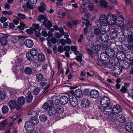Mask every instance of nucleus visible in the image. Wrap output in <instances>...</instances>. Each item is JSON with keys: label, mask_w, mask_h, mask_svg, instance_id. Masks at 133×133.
Segmentation results:
<instances>
[{"label": "nucleus", "mask_w": 133, "mask_h": 133, "mask_svg": "<svg viewBox=\"0 0 133 133\" xmlns=\"http://www.w3.org/2000/svg\"><path fill=\"white\" fill-rule=\"evenodd\" d=\"M105 53L108 56L111 58L113 57L115 54V52L114 50L110 48L105 49Z\"/></svg>", "instance_id": "7"}, {"label": "nucleus", "mask_w": 133, "mask_h": 133, "mask_svg": "<svg viewBox=\"0 0 133 133\" xmlns=\"http://www.w3.org/2000/svg\"><path fill=\"white\" fill-rule=\"evenodd\" d=\"M125 57H126L128 60L131 61L133 59V54L130 52H127L125 54Z\"/></svg>", "instance_id": "27"}, {"label": "nucleus", "mask_w": 133, "mask_h": 133, "mask_svg": "<svg viewBox=\"0 0 133 133\" xmlns=\"http://www.w3.org/2000/svg\"><path fill=\"white\" fill-rule=\"evenodd\" d=\"M56 113L59 114H61L64 111V108L62 106L59 105L57 107L55 106Z\"/></svg>", "instance_id": "24"}, {"label": "nucleus", "mask_w": 133, "mask_h": 133, "mask_svg": "<svg viewBox=\"0 0 133 133\" xmlns=\"http://www.w3.org/2000/svg\"><path fill=\"white\" fill-rule=\"evenodd\" d=\"M100 46L96 45L92 46L91 48L92 51L93 53L96 54L98 52L100 49Z\"/></svg>", "instance_id": "25"}, {"label": "nucleus", "mask_w": 133, "mask_h": 133, "mask_svg": "<svg viewBox=\"0 0 133 133\" xmlns=\"http://www.w3.org/2000/svg\"><path fill=\"white\" fill-rule=\"evenodd\" d=\"M90 96L92 98H97L99 96V93L98 91L96 90H93L90 91Z\"/></svg>", "instance_id": "13"}, {"label": "nucleus", "mask_w": 133, "mask_h": 133, "mask_svg": "<svg viewBox=\"0 0 133 133\" xmlns=\"http://www.w3.org/2000/svg\"><path fill=\"white\" fill-rule=\"evenodd\" d=\"M128 64L127 62L125 60H121L119 62V67H121V68H125V66L126 65Z\"/></svg>", "instance_id": "31"}, {"label": "nucleus", "mask_w": 133, "mask_h": 133, "mask_svg": "<svg viewBox=\"0 0 133 133\" xmlns=\"http://www.w3.org/2000/svg\"><path fill=\"white\" fill-rule=\"evenodd\" d=\"M37 2V0H28L26 4L23 5L22 7L25 10L28 11L29 9H33V6L36 5Z\"/></svg>", "instance_id": "2"}, {"label": "nucleus", "mask_w": 133, "mask_h": 133, "mask_svg": "<svg viewBox=\"0 0 133 133\" xmlns=\"http://www.w3.org/2000/svg\"><path fill=\"white\" fill-rule=\"evenodd\" d=\"M42 25L46 28H48L52 27V23L50 21L48 20V19L46 18L42 22Z\"/></svg>", "instance_id": "11"}, {"label": "nucleus", "mask_w": 133, "mask_h": 133, "mask_svg": "<svg viewBox=\"0 0 133 133\" xmlns=\"http://www.w3.org/2000/svg\"><path fill=\"white\" fill-rule=\"evenodd\" d=\"M121 67L119 68L118 66L117 68H116V69L114 71V74L116 75H119L121 72L122 70L121 69Z\"/></svg>", "instance_id": "44"}, {"label": "nucleus", "mask_w": 133, "mask_h": 133, "mask_svg": "<svg viewBox=\"0 0 133 133\" xmlns=\"http://www.w3.org/2000/svg\"><path fill=\"white\" fill-rule=\"evenodd\" d=\"M128 93L130 96L133 99V89H131L129 90L128 91Z\"/></svg>", "instance_id": "63"}, {"label": "nucleus", "mask_w": 133, "mask_h": 133, "mask_svg": "<svg viewBox=\"0 0 133 133\" xmlns=\"http://www.w3.org/2000/svg\"><path fill=\"white\" fill-rule=\"evenodd\" d=\"M77 57L76 58V59L77 61L79 62H81L82 61V55L79 53V52L77 54Z\"/></svg>", "instance_id": "51"}, {"label": "nucleus", "mask_w": 133, "mask_h": 133, "mask_svg": "<svg viewBox=\"0 0 133 133\" xmlns=\"http://www.w3.org/2000/svg\"><path fill=\"white\" fill-rule=\"evenodd\" d=\"M108 56L106 53L104 52L102 53L100 55V58L102 61H106L108 59Z\"/></svg>", "instance_id": "34"}, {"label": "nucleus", "mask_w": 133, "mask_h": 133, "mask_svg": "<svg viewBox=\"0 0 133 133\" xmlns=\"http://www.w3.org/2000/svg\"><path fill=\"white\" fill-rule=\"evenodd\" d=\"M110 100L109 98L106 96L103 97L100 100V104L103 107H105L109 105Z\"/></svg>", "instance_id": "6"}, {"label": "nucleus", "mask_w": 133, "mask_h": 133, "mask_svg": "<svg viewBox=\"0 0 133 133\" xmlns=\"http://www.w3.org/2000/svg\"><path fill=\"white\" fill-rule=\"evenodd\" d=\"M45 5L44 4H43L41 5L40 7L38 8V9L40 12H43L45 9Z\"/></svg>", "instance_id": "52"}, {"label": "nucleus", "mask_w": 133, "mask_h": 133, "mask_svg": "<svg viewBox=\"0 0 133 133\" xmlns=\"http://www.w3.org/2000/svg\"><path fill=\"white\" fill-rule=\"evenodd\" d=\"M25 102V98L23 96L19 97L18 99V102L20 105H23Z\"/></svg>", "instance_id": "36"}, {"label": "nucleus", "mask_w": 133, "mask_h": 133, "mask_svg": "<svg viewBox=\"0 0 133 133\" xmlns=\"http://www.w3.org/2000/svg\"><path fill=\"white\" fill-rule=\"evenodd\" d=\"M71 94L75 95L78 97H80L82 95V91L79 89H78L76 90L74 92L73 91L71 90L70 91Z\"/></svg>", "instance_id": "16"}, {"label": "nucleus", "mask_w": 133, "mask_h": 133, "mask_svg": "<svg viewBox=\"0 0 133 133\" xmlns=\"http://www.w3.org/2000/svg\"><path fill=\"white\" fill-rule=\"evenodd\" d=\"M32 55L34 56H36L38 54V51L37 49L35 48H33L31 49L29 52Z\"/></svg>", "instance_id": "42"}, {"label": "nucleus", "mask_w": 133, "mask_h": 133, "mask_svg": "<svg viewBox=\"0 0 133 133\" xmlns=\"http://www.w3.org/2000/svg\"><path fill=\"white\" fill-rule=\"evenodd\" d=\"M128 35L127 37L128 41L129 42H133V35L132 34L131 32H129Z\"/></svg>", "instance_id": "37"}, {"label": "nucleus", "mask_w": 133, "mask_h": 133, "mask_svg": "<svg viewBox=\"0 0 133 133\" xmlns=\"http://www.w3.org/2000/svg\"><path fill=\"white\" fill-rule=\"evenodd\" d=\"M8 108L7 106H4L2 108V111L3 113L5 114L8 112Z\"/></svg>", "instance_id": "48"}, {"label": "nucleus", "mask_w": 133, "mask_h": 133, "mask_svg": "<svg viewBox=\"0 0 133 133\" xmlns=\"http://www.w3.org/2000/svg\"><path fill=\"white\" fill-rule=\"evenodd\" d=\"M38 60L41 62H43L45 61V56L43 53H39L38 55Z\"/></svg>", "instance_id": "30"}, {"label": "nucleus", "mask_w": 133, "mask_h": 133, "mask_svg": "<svg viewBox=\"0 0 133 133\" xmlns=\"http://www.w3.org/2000/svg\"><path fill=\"white\" fill-rule=\"evenodd\" d=\"M125 128L126 130L130 132H133V124L132 122H127L125 125Z\"/></svg>", "instance_id": "9"}, {"label": "nucleus", "mask_w": 133, "mask_h": 133, "mask_svg": "<svg viewBox=\"0 0 133 133\" xmlns=\"http://www.w3.org/2000/svg\"><path fill=\"white\" fill-rule=\"evenodd\" d=\"M99 6L101 7L106 8L107 5V2L105 1L101 0L99 1Z\"/></svg>", "instance_id": "35"}, {"label": "nucleus", "mask_w": 133, "mask_h": 133, "mask_svg": "<svg viewBox=\"0 0 133 133\" xmlns=\"http://www.w3.org/2000/svg\"><path fill=\"white\" fill-rule=\"evenodd\" d=\"M39 117L40 120L43 122H44L46 119V116L45 115H41Z\"/></svg>", "instance_id": "49"}, {"label": "nucleus", "mask_w": 133, "mask_h": 133, "mask_svg": "<svg viewBox=\"0 0 133 133\" xmlns=\"http://www.w3.org/2000/svg\"><path fill=\"white\" fill-rule=\"evenodd\" d=\"M123 30L122 31V35L125 37H127L129 34V32H130L128 30L126 29H123Z\"/></svg>", "instance_id": "46"}, {"label": "nucleus", "mask_w": 133, "mask_h": 133, "mask_svg": "<svg viewBox=\"0 0 133 133\" xmlns=\"http://www.w3.org/2000/svg\"><path fill=\"white\" fill-rule=\"evenodd\" d=\"M32 30L35 31L36 30L40 31L41 28H40L39 25L37 24H33L32 25Z\"/></svg>", "instance_id": "41"}, {"label": "nucleus", "mask_w": 133, "mask_h": 133, "mask_svg": "<svg viewBox=\"0 0 133 133\" xmlns=\"http://www.w3.org/2000/svg\"><path fill=\"white\" fill-rule=\"evenodd\" d=\"M25 72L27 74L30 75L32 73V69L30 67H26L24 70Z\"/></svg>", "instance_id": "40"}, {"label": "nucleus", "mask_w": 133, "mask_h": 133, "mask_svg": "<svg viewBox=\"0 0 133 133\" xmlns=\"http://www.w3.org/2000/svg\"><path fill=\"white\" fill-rule=\"evenodd\" d=\"M120 91L122 92L125 93L127 92V90L124 86H123L121 89Z\"/></svg>", "instance_id": "58"}, {"label": "nucleus", "mask_w": 133, "mask_h": 133, "mask_svg": "<svg viewBox=\"0 0 133 133\" xmlns=\"http://www.w3.org/2000/svg\"><path fill=\"white\" fill-rule=\"evenodd\" d=\"M51 103L53 105H57L59 104V101L58 97L56 96L52 97L51 98Z\"/></svg>", "instance_id": "12"}, {"label": "nucleus", "mask_w": 133, "mask_h": 133, "mask_svg": "<svg viewBox=\"0 0 133 133\" xmlns=\"http://www.w3.org/2000/svg\"><path fill=\"white\" fill-rule=\"evenodd\" d=\"M87 36V39L89 40L91 39L94 36V35L93 34H90Z\"/></svg>", "instance_id": "56"}, {"label": "nucleus", "mask_w": 133, "mask_h": 133, "mask_svg": "<svg viewBox=\"0 0 133 133\" xmlns=\"http://www.w3.org/2000/svg\"><path fill=\"white\" fill-rule=\"evenodd\" d=\"M11 38V36L6 34H4L0 38V43L2 46L6 45L7 44V39Z\"/></svg>", "instance_id": "4"}, {"label": "nucleus", "mask_w": 133, "mask_h": 133, "mask_svg": "<svg viewBox=\"0 0 133 133\" xmlns=\"http://www.w3.org/2000/svg\"><path fill=\"white\" fill-rule=\"evenodd\" d=\"M91 5L90 6L88 5L87 7L89 8V10L90 11H92L94 9V6L92 3H90Z\"/></svg>", "instance_id": "59"}, {"label": "nucleus", "mask_w": 133, "mask_h": 133, "mask_svg": "<svg viewBox=\"0 0 133 133\" xmlns=\"http://www.w3.org/2000/svg\"><path fill=\"white\" fill-rule=\"evenodd\" d=\"M133 25V23L130 21L128 22L125 25L123 24L120 25V27L122 29H126L128 30V28H131Z\"/></svg>", "instance_id": "14"}, {"label": "nucleus", "mask_w": 133, "mask_h": 133, "mask_svg": "<svg viewBox=\"0 0 133 133\" xmlns=\"http://www.w3.org/2000/svg\"><path fill=\"white\" fill-rule=\"evenodd\" d=\"M26 56L28 59L30 61H32L34 59V56L32 55L29 52L26 53Z\"/></svg>", "instance_id": "38"}, {"label": "nucleus", "mask_w": 133, "mask_h": 133, "mask_svg": "<svg viewBox=\"0 0 133 133\" xmlns=\"http://www.w3.org/2000/svg\"><path fill=\"white\" fill-rule=\"evenodd\" d=\"M94 34L96 35H99L101 33V31L98 28H95L94 30Z\"/></svg>", "instance_id": "47"}, {"label": "nucleus", "mask_w": 133, "mask_h": 133, "mask_svg": "<svg viewBox=\"0 0 133 133\" xmlns=\"http://www.w3.org/2000/svg\"><path fill=\"white\" fill-rule=\"evenodd\" d=\"M109 63V64L111 65V66H115V65H116L118 63L117 60L116 59H110Z\"/></svg>", "instance_id": "33"}, {"label": "nucleus", "mask_w": 133, "mask_h": 133, "mask_svg": "<svg viewBox=\"0 0 133 133\" xmlns=\"http://www.w3.org/2000/svg\"><path fill=\"white\" fill-rule=\"evenodd\" d=\"M24 44L27 47L29 48H32L34 45L33 41L30 39H26L24 42Z\"/></svg>", "instance_id": "19"}, {"label": "nucleus", "mask_w": 133, "mask_h": 133, "mask_svg": "<svg viewBox=\"0 0 133 133\" xmlns=\"http://www.w3.org/2000/svg\"><path fill=\"white\" fill-rule=\"evenodd\" d=\"M40 90V89L39 88H36L33 91L34 94L35 95H37L39 93Z\"/></svg>", "instance_id": "53"}, {"label": "nucleus", "mask_w": 133, "mask_h": 133, "mask_svg": "<svg viewBox=\"0 0 133 133\" xmlns=\"http://www.w3.org/2000/svg\"><path fill=\"white\" fill-rule=\"evenodd\" d=\"M50 107L48 103H45L43 105L42 108L45 110H47L49 107Z\"/></svg>", "instance_id": "55"}, {"label": "nucleus", "mask_w": 133, "mask_h": 133, "mask_svg": "<svg viewBox=\"0 0 133 133\" xmlns=\"http://www.w3.org/2000/svg\"><path fill=\"white\" fill-rule=\"evenodd\" d=\"M24 127L27 130L32 131L34 129L33 125L30 121L25 123Z\"/></svg>", "instance_id": "15"}, {"label": "nucleus", "mask_w": 133, "mask_h": 133, "mask_svg": "<svg viewBox=\"0 0 133 133\" xmlns=\"http://www.w3.org/2000/svg\"><path fill=\"white\" fill-rule=\"evenodd\" d=\"M116 21V15L109 13L106 16L104 14L101 15L98 22L100 24L101 30L104 32H107L110 30L109 25H114Z\"/></svg>", "instance_id": "1"}, {"label": "nucleus", "mask_w": 133, "mask_h": 133, "mask_svg": "<svg viewBox=\"0 0 133 133\" xmlns=\"http://www.w3.org/2000/svg\"><path fill=\"white\" fill-rule=\"evenodd\" d=\"M104 107L103 111L105 114L109 115L112 113V107L111 105H109Z\"/></svg>", "instance_id": "8"}, {"label": "nucleus", "mask_w": 133, "mask_h": 133, "mask_svg": "<svg viewBox=\"0 0 133 133\" xmlns=\"http://www.w3.org/2000/svg\"><path fill=\"white\" fill-rule=\"evenodd\" d=\"M6 97V94L3 91H0V99H3Z\"/></svg>", "instance_id": "50"}, {"label": "nucleus", "mask_w": 133, "mask_h": 133, "mask_svg": "<svg viewBox=\"0 0 133 133\" xmlns=\"http://www.w3.org/2000/svg\"><path fill=\"white\" fill-rule=\"evenodd\" d=\"M44 77L42 73H38L36 75V81L40 82L44 79Z\"/></svg>", "instance_id": "22"}, {"label": "nucleus", "mask_w": 133, "mask_h": 133, "mask_svg": "<svg viewBox=\"0 0 133 133\" xmlns=\"http://www.w3.org/2000/svg\"><path fill=\"white\" fill-rule=\"evenodd\" d=\"M8 123V122L6 120H4L3 121L0 123V124L2 126V127L4 129V126L7 124Z\"/></svg>", "instance_id": "57"}, {"label": "nucleus", "mask_w": 133, "mask_h": 133, "mask_svg": "<svg viewBox=\"0 0 133 133\" xmlns=\"http://www.w3.org/2000/svg\"><path fill=\"white\" fill-rule=\"evenodd\" d=\"M40 85L42 88L46 89L49 87L50 84L48 85L47 84V81L45 80L44 82L40 83Z\"/></svg>", "instance_id": "32"}, {"label": "nucleus", "mask_w": 133, "mask_h": 133, "mask_svg": "<svg viewBox=\"0 0 133 133\" xmlns=\"http://www.w3.org/2000/svg\"><path fill=\"white\" fill-rule=\"evenodd\" d=\"M46 16L42 15H39L38 17V21L40 22H42L43 21H44L45 19L46 18Z\"/></svg>", "instance_id": "45"}, {"label": "nucleus", "mask_w": 133, "mask_h": 133, "mask_svg": "<svg viewBox=\"0 0 133 133\" xmlns=\"http://www.w3.org/2000/svg\"><path fill=\"white\" fill-rule=\"evenodd\" d=\"M20 20V19L19 18H17L14 19L13 20V22L16 25H17L19 23V21Z\"/></svg>", "instance_id": "62"}, {"label": "nucleus", "mask_w": 133, "mask_h": 133, "mask_svg": "<svg viewBox=\"0 0 133 133\" xmlns=\"http://www.w3.org/2000/svg\"><path fill=\"white\" fill-rule=\"evenodd\" d=\"M121 108L119 105H115L112 109V114L114 115L120 112L121 111Z\"/></svg>", "instance_id": "10"}, {"label": "nucleus", "mask_w": 133, "mask_h": 133, "mask_svg": "<svg viewBox=\"0 0 133 133\" xmlns=\"http://www.w3.org/2000/svg\"><path fill=\"white\" fill-rule=\"evenodd\" d=\"M117 31H115L111 32L110 33V36L111 38L115 39L117 38Z\"/></svg>", "instance_id": "39"}, {"label": "nucleus", "mask_w": 133, "mask_h": 133, "mask_svg": "<svg viewBox=\"0 0 133 133\" xmlns=\"http://www.w3.org/2000/svg\"><path fill=\"white\" fill-rule=\"evenodd\" d=\"M27 95L26 96L25 99L26 102L28 103H30L32 102L33 98V97L32 95L31 92L28 91L27 93Z\"/></svg>", "instance_id": "18"}, {"label": "nucleus", "mask_w": 133, "mask_h": 133, "mask_svg": "<svg viewBox=\"0 0 133 133\" xmlns=\"http://www.w3.org/2000/svg\"><path fill=\"white\" fill-rule=\"evenodd\" d=\"M71 50L72 51H74V54L76 55H77L79 52L76 51V48L75 46H72L71 47Z\"/></svg>", "instance_id": "54"}, {"label": "nucleus", "mask_w": 133, "mask_h": 133, "mask_svg": "<svg viewBox=\"0 0 133 133\" xmlns=\"http://www.w3.org/2000/svg\"><path fill=\"white\" fill-rule=\"evenodd\" d=\"M18 16L19 18L22 19H25L26 18L25 16L22 14H18Z\"/></svg>", "instance_id": "61"}, {"label": "nucleus", "mask_w": 133, "mask_h": 133, "mask_svg": "<svg viewBox=\"0 0 133 133\" xmlns=\"http://www.w3.org/2000/svg\"><path fill=\"white\" fill-rule=\"evenodd\" d=\"M84 16L85 18L87 19L91 17V15L88 12L84 14Z\"/></svg>", "instance_id": "64"}, {"label": "nucleus", "mask_w": 133, "mask_h": 133, "mask_svg": "<svg viewBox=\"0 0 133 133\" xmlns=\"http://www.w3.org/2000/svg\"><path fill=\"white\" fill-rule=\"evenodd\" d=\"M2 13L4 14H8L9 15H11L13 14L12 12L11 11H4L2 12Z\"/></svg>", "instance_id": "60"}, {"label": "nucleus", "mask_w": 133, "mask_h": 133, "mask_svg": "<svg viewBox=\"0 0 133 133\" xmlns=\"http://www.w3.org/2000/svg\"><path fill=\"white\" fill-rule=\"evenodd\" d=\"M30 122L33 125H36L39 122L38 119L36 117H32L30 120Z\"/></svg>", "instance_id": "26"}, {"label": "nucleus", "mask_w": 133, "mask_h": 133, "mask_svg": "<svg viewBox=\"0 0 133 133\" xmlns=\"http://www.w3.org/2000/svg\"><path fill=\"white\" fill-rule=\"evenodd\" d=\"M69 102L71 105L73 107H75L77 106L78 103V101L76 97L73 96L72 94L69 96Z\"/></svg>", "instance_id": "5"}, {"label": "nucleus", "mask_w": 133, "mask_h": 133, "mask_svg": "<svg viewBox=\"0 0 133 133\" xmlns=\"http://www.w3.org/2000/svg\"><path fill=\"white\" fill-rule=\"evenodd\" d=\"M116 59L117 61L118 60H121L123 59L125 57V54L123 51H120L117 53L116 54Z\"/></svg>", "instance_id": "20"}, {"label": "nucleus", "mask_w": 133, "mask_h": 133, "mask_svg": "<svg viewBox=\"0 0 133 133\" xmlns=\"http://www.w3.org/2000/svg\"><path fill=\"white\" fill-rule=\"evenodd\" d=\"M9 106L11 108H14L17 105L16 101L14 100L9 101L8 103Z\"/></svg>", "instance_id": "28"}, {"label": "nucleus", "mask_w": 133, "mask_h": 133, "mask_svg": "<svg viewBox=\"0 0 133 133\" xmlns=\"http://www.w3.org/2000/svg\"><path fill=\"white\" fill-rule=\"evenodd\" d=\"M118 19L119 20L118 21V23L120 27V25L123 24L124 18L122 15H120L118 17Z\"/></svg>", "instance_id": "43"}, {"label": "nucleus", "mask_w": 133, "mask_h": 133, "mask_svg": "<svg viewBox=\"0 0 133 133\" xmlns=\"http://www.w3.org/2000/svg\"><path fill=\"white\" fill-rule=\"evenodd\" d=\"M68 102V99L66 96H62L60 98L59 102L61 104L65 105Z\"/></svg>", "instance_id": "17"}, {"label": "nucleus", "mask_w": 133, "mask_h": 133, "mask_svg": "<svg viewBox=\"0 0 133 133\" xmlns=\"http://www.w3.org/2000/svg\"><path fill=\"white\" fill-rule=\"evenodd\" d=\"M112 118L114 120H116L120 123H123L125 122V117L122 114H118L117 115L113 116Z\"/></svg>", "instance_id": "3"}, {"label": "nucleus", "mask_w": 133, "mask_h": 133, "mask_svg": "<svg viewBox=\"0 0 133 133\" xmlns=\"http://www.w3.org/2000/svg\"><path fill=\"white\" fill-rule=\"evenodd\" d=\"M83 107H88L89 104V102L88 100L86 98L82 99L81 101Z\"/></svg>", "instance_id": "29"}, {"label": "nucleus", "mask_w": 133, "mask_h": 133, "mask_svg": "<svg viewBox=\"0 0 133 133\" xmlns=\"http://www.w3.org/2000/svg\"><path fill=\"white\" fill-rule=\"evenodd\" d=\"M56 113L55 107H49L48 111L49 115L50 116H53Z\"/></svg>", "instance_id": "23"}, {"label": "nucleus", "mask_w": 133, "mask_h": 133, "mask_svg": "<svg viewBox=\"0 0 133 133\" xmlns=\"http://www.w3.org/2000/svg\"><path fill=\"white\" fill-rule=\"evenodd\" d=\"M100 37L102 41L107 42L108 40L109 36L107 34L105 33L101 34L100 35Z\"/></svg>", "instance_id": "21"}]
</instances>
